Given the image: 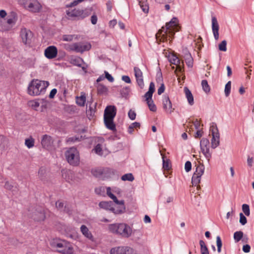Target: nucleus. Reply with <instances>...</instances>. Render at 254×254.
<instances>
[{
	"mask_svg": "<svg viewBox=\"0 0 254 254\" xmlns=\"http://www.w3.org/2000/svg\"><path fill=\"white\" fill-rule=\"evenodd\" d=\"M178 19L173 17L171 21L166 24V30H160L156 34V39L160 42L167 41L168 36L171 38L175 35V29L177 28V22Z\"/></svg>",
	"mask_w": 254,
	"mask_h": 254,
	"instance_id": "1",
	"label": "nucleus"
},
{
	"mask_svg": "<svg viewBox=\"0 0 254 254\" xmlns=\"http://www.w3.org/2000/svg\"><path fill=\"white\" fill-rule=\"evenodd\" d=\"M49 85L48 81L34 79L31 81L28 85V94L34 96L44 94Z\"/></svg>",
	"mask_w": 254,
	"mask_h": 254,
	"instance_id": "2",
	"label": "nucleus"
},
{
	"mask_svg": "<svg viewBox=\"0 0 254 254\" xmlns=\"http://www.w3.org/2000/svg\"><path fill=\"white\" fill-rule=\"evenodd\" d=\"M108 229L111 233L124 238L130 237L133 233L132 228L128 225L124 223L109 224Z\"/></svg>",
	"mask_w": 254,
	"mask_h": 254,
	"instance_id": "3",
	"label": "nucleus"
},
{
	"mask_svg": "<svg viewBox=\"0 0 254 254\" xmlns=\"http://www.w3.org/2000/svg\"><path fill=\"white\" fill-rule=\"evenodd\" d=\"M117 113V109L115 106H107L104 114V122L106 127L112 131H115L116 125L114 123V119Z\"/></svg>",
	"mask_w": 254,
	"mask_h": 254,
	"instance_id": "4",
	"label": "nucleus"
},
{
	"mask_svg": "<svg viewBox=\"0 0 254 254\" xmlns=\"http://www.w3.org/2000/svg\"><path fill=\"white\" fill-rule=\"evenodd\" d=\"M66 13L69 18L74 20H82L91 14V10L75 8L70 11L66 10Z\"/></svg>",
	"mask_w": 254,
	"mask_h": 254,
	"instance_id": "5",
	"label": "nucleus"
},
{
	"mask_svg": "<svg viewBox=\"0 0 254 254\" xmlns=\"http://www.w3.org/2000/svg\"><path fill=\"white\" fill-rule=\"evenodd\" d=\"M65 156L70 165L76 166L79 164V153L76 148H70L65 152Z\"/></svg>",
	"mask_w": 254,
	"mask_h": 254,
	"instance_id": "6",
	"label": "nucleus"
},
{
	"mask_svg": "<svg viewBox=\"0 0 254 254\" xmlns=\"http://www.w3.org/2000/svg\"><path fill=\"white\" fill-rule=\"evenodd\" d=\"M91 48V44L88 42H77L67 45L66 50L74 51L76 53H83L89 51Z\"/></svg>",
	"mask_w": 254,
	"mask_h": 254,
	"instance_id": "7",
	"label": "nucleus"
},
{
	"mask_svg": "<svg viewBox=\"0 0 254 254\" xmlns=\"http://www.w3.org/2000/svg\"><path fill=\"white\" fill-rule=\"evenodd\" d=\"M52 246L63 254H71L73 252L72 248L65 241H54L52 243Z\"/></svg>",
	"mask_w": 254,
	"mask_h": 254,
	"instance_id": "8",
	"label": "nucleus"
},
{
	"mask_svg": "<svg viewBox=\"0 0 254 254\" xmlns=\"http://www.w3.org/2000/svg\"><path fill=\"white\" fill-rule=\"evenodd\" d=\"M210 130L211 131L212 135V138L211 140V147L214 149L217 147L220 143V135L216 125L213 123L212 125L210 127Z\"/></svg>",
	"mask_w": 254,
	"mask_h": 254,
	"instance_id": "9",
	"label": "nucleus"
},
{
	"mask_svg": "<svg viewBox=\"0 0 254 254\" xmlns=\"http://www.w3.org/2000/svg\"><path fill=\"white\" fill-rule=\"evenodd\" d=\"M204 171V166L202 164L198 165L193 173L191 183L193 186H197L200 182L201 177L203 174Z\"/></svg>",
	"mask_w": 254,
	"mask_h": 254,
	"instance_id": "10",
	"label": "nucleus"
},
{
	"mask_svg": "<svg viewBox=\"0 0 254 254\" xmlns=\"http://www.w3.org/2000/svg\"><path fill=\"white\" fill-rule=\"evenodd\" d=\"M110 254H134V250L127 246L118 247L112 248Z\"/></svg>",
	"mask_w": 254,
	"mask_h": 254,
	"instance_id": "11",
	"label": "nucleus"
},
{
	"mask_svg": "<svg viewBox=\"0 0 254 254\" xmlns=\"http://www.w3.org/2000/svg\"><path fill=\"white\" fill-rule=\"evenodd\" d=\"M29 215L35 221H43L45 218L44 210L42 207L37 208L32 213H29Z\"/></svg>",
	"mask_w": 254,
	"mask_h": 254,
	"instance_id": "12",
	"label": "nucleus"
},
{
	"mask_svg": "<svg viewBox=\"0 0 254 254\" xmlns=\"http://www.w3.org/2000/svg\"><path fill=\"white\" fill-rule=\"evenodd\" d=\"M54 141V139L52 136L48 134H44L42 137L41 143L44 148L49 150L52 148Z\"/></svg>",
	"mask_w": 254,
	"mask_h": 254,
	"instance_id": "13",
	"label": "nucleus"
},
{
	"mask_svg": "<svg viewBox=\"0 0 254 254\" xmlns=\"http://www.w3.org/2000/svg\"><path fill=\"white\" fill-rule=\"evenodd\" d=\"M163 107L164 110L169 114L172 113L174 109L172 108V104L168 95H164L162 100Z\"/></svg>",
	"mask_w": 254,
	"mask_h": 254,
	"instance_id": "14",
	"label": "nucleus"
},
{
	"mask_svg": "<svg viewBox=\"0 0 254 254\" xmlns=\"http://www.w3.org/2000/svg\"><path fill=\"white\" fill-rule=\"evenodd\" d=\"M134 75L137 83L140 89H143L144 86L143 74L141 70L137 67H134Z\"/></svg>",
	"mask_w": 254,
	"mask_h": 254,
	"instance_id": "15",
	"label": "nucleus"
},
{
	"mask_svg": "<svg viewBox=\"0 0 254 254\" xmlns=\"http://www.w3.org/2000/svg\"><path fill=\"white\" fill-rule=\"evenodd\" d=\"M58 50L54 46H50L47 47L44 52L45 57L48 59H52L57 56Z\"/></svg>",
	"mask_w": 254,
	"mask_h": 254,
	"instance_id": "16",
	"label": "nucleus"
},
{
	"mask_svg": "<svg viewBox=\"0 0 254 254\" xmlns=\"http://www.w3.org/2000/svg\"><path fill=\"white\" fill-rule=\"evenodd\" d=\"M70 63L74 65L81 67L84 71L86 70V66H82V64H84L83 60L79 57L71 56L70 58Z\"/></svg>",
	"mask_w": 254,
	"mask_h": 254,
	"instance_id": "17",
	"label": "nucleus"
},
{
	"mask_svg": "<svg viewBox=\"0 0 254 254\" xmlns=\"http://www.w3.org/2000/svg\"><path fill=\"white\" fill-rule=\"evenodd\" d=\"M20 35L22 40V42L26 44L30 43L31 38L32 37V32L30 30L26 29H22L20 31Z\"/></svg>",
	"mask_w": 254,
	"mask_h": 254,
	"instance_id": "18",
	"label": "nucleus"
},
{
	"mask_svg": "<svg viewBox=\"0 0 254 254\" xmlns=\"http://www.w3.org/2000/svg\"><path fill=\"white\" fill-rule=\"evenodd\" d=\"M219 24L215 16L212 17V30L216 40L219 39Z\"/></svg>",
	"mask_w": 254,
	"mask_h": 254,
	"instance_id": "19",
	"label": "nucleus"
},
{
	"mask_svg": "<svg viewBox=\"0 0 254 254\" xmlns=\"http://www.w3.org/2000/svg\"><path fill=\"white\" fill-rule=\"evenodd\" d=\"M17 20V14L14 12H11L6 20V23L8 26H11V28L15 25Z\"/></svg>",
	"mask_w": 254,
	"mask_h": 254,
	"instance_id": "20",
	"label": "nucleus"
},
{
	"mask_svg": "<svg viewBox=\"0 0 254 254\" xmlns=\"http://www.w3.org/2000/svg\"><path fill=\"white\" fill-rule=\"evenodd\" d=\"M110 171L109 168H98L91 170V173L96 177H100L102 176L106 172Z\"/></svg>",
	"mask_w": 254,
	"mask_h": 254,
	"instance_id": "21",
	"label": "nucleus"
},
{
	"mask_svg": "<svg viewBox=\"0 0 254 254\" xmlns=\"http://www.w3.org/2000/svg\"><path fill=\"white\" fill-rule=\"evenodd\" d=\"M184 92L185 93L186 97L187 98L188 103L190 105H192L194 104V100L191 91L187 87H185Z\"/></svg>",
	"mask_w": 254,
	"mask_h": 254,
	"instance_id": "22",
	"label": "nucleus"
},
{
	"mask_svg": "<svg viewBox=\"0 0 254 254\" xmlns=\"http://www.w3.org/2000/svg\"><path fill=\"white\" fill-rule=\"evenodd\" d=\"M113 203L111 201H101L99 204V206L100 208L106 210H109L111 211L113 208Z\"/></svg>",
	"mask_w": 254,
	"mask_h": 254,
	"instance_id": "23",
	"label": "nucleus"
},
{
	"mask_svg": "<svg viewBox=\"0 0 254 254\" xmlns=\"http://www.w3.org/2000/svg\"><path fill=\"white\" fill-rule=\"evenodd\" d=\"M107 194L113 200L114 202L116 204H123L124 200H119L117 197L111 192V188L110 187L107 188Z\"/></svg>",
	"mask_w": 254,
	"mask_h": 254,
	"instance_id": "24",
	"label": "nucleus"
},
{
	"mask_svg": "<svg viewBox=\"0 0 254 254\" xmlns=\"http://www.w3.org/2000/svg\"><path fill=\"white\" fill-rule=\"evenodd\" d=\"M80 230L85 237L90 240H92L93 236L85 225H82L80 227Z\"/></svg>",
	"mask_w": 254,
	"mask_h": 254,
	"instance_id": "25",
	"label": "nucleus"
},
{
	"mask_svg": "<svg viewBox=\"0 0 254 254\" xmlns=\"http://www.w3.org/2000/svg\"><path fill=\"white\" fill-rule=\"evenodd\" d=\"M120 206H113V208L112 210V212L115 213V214H120L124 213L125 210V206L124 205V203L123 204H119Z\"/></svg>",
	"mask_w": 254,
	"mask_h": 254,
	"instance_id": "26",
	"label": "nucleus"
},
{
	"mask_svg": "<svg viewBox=\"0 0 254 254\" xmlns=\"http://www.w3.org/2000/svg\"><path fill=\"white\" fill-rule=\"evenodd\" d=\"M185 60L187 65L190 67L193 65V59L190 53L185 54L184 56Z\"/></svg>",
	"mask_w": 254,
	"mask_h": 254,
	"instance_id": "27",
	"label": "nucleus"
},
{
	"mask_svg": "<svg viewBox=\"0 0 254 254\" xmlns=\"http://www.w3.org/2000/svg\"><path fill=\"white\" fill-rule=\"evenodd\" d=\"M201 254H209V250L203 240L199 241Z\"/></svg>",
	"mask_w": 254,
	"mask_h": 254,
	"instance_id": "28",
	"label": "nucleus"
},
{
	"mask_svg": "<svg viewBox=\"0 0 254 254\" xmlns=\"http://www.w3.org/2000/svg\"><path fill=\"white\" fill-rule=\"evenodd\" d=\"M86 101L85 94L81 95L80 97H76V103L80 106H84Z\"/></svg>",
	"mask_w": 254,
	"mask_h": 254,
	"instance_id": "29",
	"label": "nucleus"
},
{
	"mask_svg": "<svg viewBox=\"0 0 254 254\" xmlns=\"http://www.w3.org/2000/svg\"><path fill=\"white\" fill-rule=\"evenodd\" d=\"M169 62L171 64L178 65L180 64L179 59L175 55H172L169 58Z\"/></svg>",
	"mask_w": 254,
	"mask_h": 254,
	"instance_id": "30",
	"label": "nucleus"
},
{
	"mask_svg": "<svg viewBox=\"0 0 254 254\" xmlns=\"http://www.w3.org/2000/svg\"><path fill=\"white\" fill-rule=\"evenodd\" d=\"M31 0H19V2L22 5H26L28 4V7L31 9V10L35 12L36 10L35 9H32L33 8L34 5L31 2Z\"/></svg>",
	"mask_w": 254,
	"mask_h": 254,
	"instance_id": "31",
	"label": "nucleus"
},
{
	"mask_svg": "<svg viewBox=\"0 0 254 254\" xmlns=\"http://www.w3.org/2000/svg\"><path fill=\"white\" fill-rule=\"evenodd\" d=\"M108 89L107 88L102 85V84H99L97 86V92L98 94L100 95H102L104 94H105L107 92Z\"/></svg>",
	"mask_w": 254,
	"mask_h": 254,
	"instance_id": "32",
	"label": "nucleus"
},
{
	"mask_svg": "<svg viewBox=\"0 0 254 254\" xmlns=\"http://www.w3.org/2000/svg\"><path fill=\"white\" fill-rule=\"evenodd\" d=\"M209 144V140L207 138H203L200 141V148L201 149L208 148Z\"/></svg>",
	"mask_w": 254,
	"mask_h": 254,
	"instance_id": "33",
	"label": "nucleus"
},
{
	"mask_svg": "<svg viewBox=\"0 0 254 254\" xmlns=\"http://www.w3.org/2000/svg\"><path fill=\"white\" fill-rule=\"evenodd\" d=\"M201 150L202 153L203 154V155L205 156V157L209 162L210 159L211 157V153L210 152L209 147L201 149Z\"/></svg>",
	"mask_w": 254,
	"mask_h": 254,
	"instance_id": "34",
	"label": "nucleus"
},
{
	"mask_svg": "<svg viewBox=\"0 0 254 254\" xmlns=\"http://www.w3.org/2000/svg\"><path fill=\"white\" fill-rule=\"evenodd\" d=\"M11 29V26H8L6 22L0 20V31H8Z\"/></svg>",
	"mask_w": 254,
	"mask_h": 254,
	"instance_id": "35",
	"label": "nucleus"
},
{
	"mask_svg": "<svg viewBox=\"0 0 254 254\" xmlns=\"http://www.w3.org/2000/svg\"><path fill=\"white\" fill-rule=\"evenodd\" d=\"M243 236V232L242 231H237L234 234V239L236 242H239Z\"/></svg>",
	"mask_w": 254,
	"mask_h": 254,
	"instance_id": "36",
	"label": "nucleus"
},
{
	"mask_svg": "<svg viewBox=\"0 0 254 254\" xmlns=\"http://www.w3.org/2000/svg\"><path fill=\"white\" fill-rule=\"evenodd\" d=\"M201 85L203 91L207 93L210 92V87L206 80H202L201 81Z\"/></svg>",
	"mask_w": 254,
	"mask_h": 254,
	"instance_id": "37",
	"label": "nucleus"
},
{
	"mask_svg": "<svg viewBox=\"0 0 254 254\" xmlns=\"http://www.w3.org/2000/svg\"><path fill=\"white\" fill-rule=\"evenodd\" d=\"M25 144L28 148H32L34 145V139L32 137L26 138L25 140Z\"/></svg>",
	"mask_w": 254,
	"mask_h": 254,
	"instance_id": "38",
	"label": "nucleus"
},
{
	"mask_svg": "<svg viewBox=\"0 0 254 254\" xmlns=\"http://www.w3.org/2000/svg\"><path fill=\"white\" fill-rule=\"evenodd\" d=\"M130 90L129 87L126 86L121 90L120 93L123 97L126 98L129 95Z\"/></svg>",
	"mask_w": 254,
	"mask_h": 254,
	"instance_id": "39",
	"label": "nucleus"
},
{
	"mask_svg": "<svg viewBox=\"0 0 254 254\" xmlns=\"http://www.w3.org/2000/svg\"><path fill=\"white\" fill-rule=\"evenodd\" d=\"M121 179L124 181H132L134 180V177L131 173H127L122 176Z\"/></svg>",
	"mask_w": 254,
	"mask_h": 254,
	"instance_id": "40",
	"label": "nucleus"
},
{
	"mask_svg": "<svg viewBox=\"0 0 254 254\" xmlns=\"http://www.w3.org/2000/svg\"><path fill=\"white\" fill-rule=\"evenodd\" d=\"M163 159V168L166 170H169L170 169L169 161L168 159L165 160V157L164 155L161 154Z\"/></svg>",
	"mask_w": 254,
	"mask_h": 254,
	"instance_id": "41",
	"label": "nucleus"
},
{
	"mask_svg": "<svg viewBox=\"0 0 254 254\" xmlns=\"http://www.w3.org/2000/svg\"><path fill=\"white\" fill-rule=\"evenodd\" d=\"M231 88V82L230 81H228L225 86V95L226 97L229 96Z\"/></svg>",
	"mask_w": 254,
	"mask_h": 254,
	"instance_id": "42",
	"label": "nucleus"
},
{
	"mask_svg": "<svg viewBox=\"0 0 254 254\" xmlns=\"http://www.w3.org/2000/svg\"><path fill=\"white\" fill-rule=\"evenodd\" d=\"M147 104L148 106L149 110L152 112H156L157 110V108L155 104L154 103L153 101L150 100L146 101Z\"/></svg>",
	"mask_w": 254,
	"mask_h": 254,
	"instance_id": "43",
	"label": "nucleus"
},
{
	"mask_svg": "<svg viewBox=\"0 0 254 254\" xmlns=\"http://www.w3.org/2000/svg\"><path fill=\"white\" fill-rule=\"evenodd\" d=\"M227 41L226 40L222 41L218 45V48L220 51L226 52L227 51Z\"/></svg>",
	"mask_w": 254,
	"mask_h": 254,
	"instance_id": "44",
	"label": "nucleus"
},
{
	"mask_svg": "<svg viewBox=\"0 0 254 254\" xmlns=\"http://www.w3.org/2000/svg\"><path fill=\"white\" fill-rule=\"evenodd\" d=\"M242 210L245 214L248 216L250 214V207L248 204H244L242 205Z\"/></svg>",
	"mask_w": 254,
	"mask_h": 254,
	"instance_id": "45",
	"label": "nucleus"
},
{
	"mask_svg": "<svg viewBox=\"0 0 254 254\" xmlns=\"http://www.w3.org/2000/svg\"><path fill=\"white\" fill-rule=\"evenodd\" d=\"M14 188V184L12 182L6 181L4 185V188L9 190H12Z\"/></svg>",
	"mask_w": 254,
	"mask_h": 254,
	"instance_id": "46",
	"label": "nucleus"
},
{
	"mask_svg": "<svg viewBox=\"0 0 254 254\" xmlns=\"http://www.w3.org/2000/svg\"><path fill=\"white\" fill-rule=\"evenodd\" d=\"M62 172L63 173V177H64L65 176V179L67 181L69 182V180L71 179L69 177V175L71 174V171L63 170Z\"/></svg>",
	"mask_w": 254,
	"mask_h": 254,
	"instance_id": "47",
	"label": "nucleus"
},
{
	"mask_svg": "<svg viewBox=\"0 0 254 254\" xmlns=\"http://www.w3.org/2000/svg\"><path fill=\"white\" fill-rule=\"evenodd\" d=\"M95 152L96 154L102 155L103 154L102 148L100 144H98L94 148Z\"/></svg>",
	"mask_w": 254,
	"mask_h": 254,
	"instance_id": "48",
	"label": "nucleus"
},
{
	"mask_svg": "<svg viewBox=\"0 0 254 254\" xmlns=\"http://www.w3.org/2000/svg\"><path fill=\"white\" fill-rule=\"evenodd\" d=\"M247 222V219L246 216L242 213L240 214V223L242 225H245Z\"/></svg>",
	"mask_w": 254,
	"mask_h": 254,
	"instance_id": "49",
	"label": "nucleus"
},
{
	"mask_svg": "<svg viewBox=\"0 0 254 254\" xmlns=\"http://www.w3.org/2000/svg\"><path fill=\"white\" fill-rule=\"evenodd\" d=\"M84 0H74L70 3L66 5V7H71L77 5L78 3L83 1Z\"/></svg>",
	"mask_w": 254,
	"mask_h": 254,
	"instance_id": "50",
	"label": "nucleus"
},
{
	"mask_svg": "<svg viewBox=\"0 0 254 254\" xmlns=\"http://www.w3.org/2000/svg\"><path fill=\"white\" fill-rule=\"evenodd\" d=\"M29 106L33 109L36 110L39 107L40 104L38 102L35 101H32L29 102Z\"/></svg>",
	"mask_w": 254,
	"mask_h": 254,
	"instance_id": "51",
	"label": "nucleus"
},
{
	"mask_svg": "<svg viewBox=\"0 0 254 254\" xmlns=\"http://www.w3.org/2000/svg\"><path fill=\"white\" fill-rule=\"evenodd\" d=\"M80 140V138L78 136H76L70 137L67 139V142H75L77 141H79Z\"/></svg>",
	"mask_w": 254,
	"mask_h": 254,
	"instance_id": "52",
	"label": "nucleus"
},
{
	"mask_svg": "<svg viewBox=\"0 0 254 254\" xmlns=\"http://www.w3.org/2000/svg\"><path fill=\"white\" fill-rule=\"evenodd\" d=\"M152 95L153 93L148 91L144 95V97L145 98V101H148L152 100Z\"/></svg>",
	"mask_w": 254,
	"mask_h": 254,
	"instance_id": "53",
	"label": "nucleus"
},
{
	"mask_svg": "<svg viewBox=\"0 0 254 254\" xmlns=\"http://www.w3.org/2000/svg\"><path fill=\"white\" fill-rule=\"evenodd\" d=\"M128 116L130 120H134L136 117V113L134 111L130 109L128 113Z\"/></svg>",
	"mask_w": 254,
	"mask_h": 254,
	"instance_id": "54",
	"label": "nucleus"
},
{
	"mask_svg": "<svg viewBox=\"0 0 254 254\" xmlns=\"http://www.w3.org/2000/svg\"><path fill=\"white\" fill-rule=\"evenodd\" d=\"M185 169L187 172H190L191 169V163L190 161H188L186 162L185 165Z\"/></svg>",
	"mask_w": 254,
	"mask_h": 254,
	"instance_id": "55",
	"label": "nucleus"
},
{
	"mask_svg": "<svg viewBox=\"0 0 254 254\" xmlns=\"http://www.w3.org/2000/svg\"><path fill=\"white\" fill-rule=\"evenodd\" d=\"M104 73H105V78H107L110 82H113L114 81V78L113 77V76L110 74L107 71H104Z\"/></svg>",
	"mask_w": 254,
	"mask_h": 254,
	"instance_id": "56",
	"label": "nucleus"
},
{
	"mask_svg": "<svg viewBox=\"0 0 254 254\" xmlns=\"http://www.w3.org/2000/svg\"><path fill=\"white\" fill-rule=\"evenodd\" d=\"M45 173H46V170H45V168H44L43 167H41L40 168L39 172H38V175H39V177L41 179H43V177H44Z\"/></svg>",
	"mask_w": 254,
	"mask_h": 254,
	"instance_id": "57",
	"label": "nucleus"
},
{
	"mask_svg": "<svg viewBox=\"0 0 254 254\" xmlns=\"http://www.w3.org/2000/svg\"><path fill=\"white\" fill-rule=\"evenodd\" d=\"M91 22L92 24L95 25L97 22L98 18L95 14H93L91 17Z\"/></svg>",
	"mask_w": 254,
	"mask_h": 254,
	"instance_id": "58",
	"label": "nucleus"
},
{
	"mask_svg": "<svg viewBox=\"0 0 254 254\" xmlns=\"http://www.w3.org/2000/svg\"><path fill=\"white\" fill-rule=\"evenodd\" d=\"M165 85L163 83L161 84L160 87L158 89L157 93L158 95H161L165 91Z\"/></svg>",
	"mask_w": 254,
	"mask_h": 254,
	"instance_id": "59",
	"label": "nucleus"
},
{
	"mask_svg": "<svg viewBox=\"0 0 254 254\" xmlns=\"http://www.w3.org/2000/svg\"><path fill=\"white\" fill-rule=\"evenodd\" d=\"M73 39L72 35H64L63 36V40L64 41H71Z\"/></svg>",
	"mask_w": 254,
	"mask_h": 254,
	"instance_id": "60",
	"label": "nucleus"
},
{
	"mask_svg": "<svg viewBox=\"0 0 254 254\" xmlns=\"http://www.w3.org/2000/svg\"><path fill=\"white\" fill-rule=\"evenodd\" d=\"M56 207L59 209H61L64 208V203L63 202L58 201L56 203Z\"/></svg>",
	"mask_w": 254,
	"mask_h": 254,
	"instance_id": "61",
	"label": "nucleus"
},
{
	"mask_svg": "<svg viewBox=\"0 0 254 254\" xmlns=\"http://www.w3.org/2000/svg\"><path fill=\"white\" fill-rule=\"evenodd\" d=\"M122 79L127 83H130L131 82V80L128 76L127 75H123L122 77Z\"/></svg>",
	"mask_w": 254,
	"mask_h": 254,
	"instance_id": "62",
	"label": "nucleus"
},
{
	"mask_svg": "<svg viewBox=\"0 0 254 254\" xmlns=\"http://www.w3.org/2000/svg\"><path fill=\"white\" fill-rule=\"evenodd\" d=\"M57 92V90L56 89H55V88L53 89L50 93V94L49 96V98L51 99L55 97V95L56 94Z\"/></svg>",
	"mask_w": 254,
	"mask_h": 254,
	"instance_id": "63",
	"label": "nucleus"
},
{
	"mask_svg": "<svg viewBox=\"0 0 254 254\" xmlns=\"http://www.w3.org/2000/svg\"><path fill=\"white\" fill-rule=\"evenodd\" d=\"M63 211L64 212H66L69 214H71V209H70V206L68 205H65L64 206V209H63Z\"/></svg>",
	"mask_w": 254,
	"mask_h": 254,
	"instance_id": "64",
	"label": "nucleus"
}]
</instances>
